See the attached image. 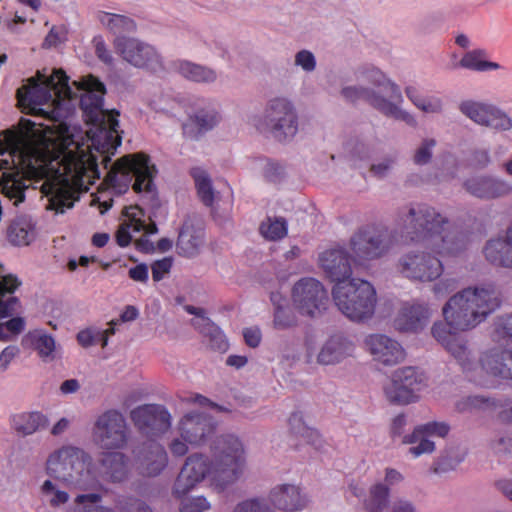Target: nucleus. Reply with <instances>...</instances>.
<instances>
[{"label":"nucleus","mask_w":512,"mask_h":512,"mask_svg":"<svg viewBox=\"0 0 512 512\" xmlns=\"http://www.w3.org/2000/svg\"><path fill=\"white\" fill-rule=\"evenodd\" d=\"M366 345L374 359L384 365H395L405 356L402 346L385 335H370L366 339Z\"/></svg>","instance_id":"cd10ccee"},{"label":"nucleus","mask_w":512,"mask_h":512,"mask_svg":"<svg viewBox=\"0 0 512 512\" xmlns=\"http://www.w3.org/2000/svg\"><path fill=\"white\" fill-rule=\"evenodd\" d=\"M399 224L404 243H420L443 258L456 257L467 247V235L452 228L449 220L428 204L400 212Z\"/></svg>","instance_id":"20e7f679"},{"label":"nucleus","mask_w":512,"mask_h":512,"mask_svg":"<svg viewBox=\"0 0 512 512\" xmlns=\"http://www.w3.org/2000/svg\"><path fill=\"white\" fill-rule=\"evenodd\" d=\"M192 121L200 132H206L212 129L218 123L219 116L215 111L201 110L195 114Z\"/></svg>","instance_id":"864d4df0"},{"label":"nucleus","mask_w":512,"mask_h":512,"mask_svg":"<svg viewBox=\"0 0 512 512\" xmlns=\"http://www.w3.org/2000/svg\"><path fill=\"white\" fill-rule=\"evenodd\" d=\"M116 325L117 321H110L109 328L105 330H97L94 328L83 329L78 332L76 336L77 341L85 348L92 346L98 341L101 342L102 347H105L108 344L109 337L115 334Z\"/></svg>","instance_id":"a19ab883"},{"label":"nucleus","mask_w":512,"mask_h":512,"mask_svg":"<svg viewBox=\"0 0 512 512\" xmlns=\"http://www.w3.org/2000/svg\"><path fill=\"white\" fill-rule=\"evenodd\" d=\"M289 431L292 436L300 437L301 444L306 443L313 446L316 450L322 448V438L313 428L307 426L300 413H293L288 420Z\"/></svg>","instance_id":"e433bc0d"},{"label":"nucleus","mask_w":512,"mask_h":512,"mask_svg":"<svg viewBox=\"0 0 512 512\" xmlns=\"http://www.w3.org/2000/svg\"><path fill=\"white\" fill-rule=\"evenodd\" d=\"M79 91V105L85 120L91 124L87 136L90 144L76 143L68 135V127L59 124L56 139L40 143L30 141L35 123L22 118L19 130L0 133V154L8 158L0 160L2 192L15 204L25 200L30 188L47 198L46 209L64 213L73 207L75 194L88 191L89 186L100 178L98 155L101 164L108 169L112 156L121 145L119 112L103 109L105 85L89 75L74 82Z\"/></svg>","instance_id":"f257e3e1"},{"label":"nucleus","mask_w":512,"mask_h":512,"mask_svg":"<svg viewBox=\"0 0 512 512\" xmlns=\"http://www.w3.org/2000/svg\"><path fill=\"white\" fill-rule=\"evenodd\" d=\"M173 260L171 257H165L152 263V278L155 282H158L168 274L172 268Z\"/></svg>","instance_id":"6e6d98bb"},{"label":"nucleus","mask_w":512,"mask_h":512,"mask_svg":"<svg viewBox=\"0 0 512 512\" xmlns=\"http://www.w3.org/2000/svg\"><path fill=\"white\" fill-rule=\"evenodd\" d=\"M115 51L128 63L139 68L156 70L162 67L155 48L135 38L117 37L113 41Z\"/></svg>","instance_id":"dca6fc26"},{"label":"nucleus","mask_w":512,"mask_h":512,"mask_svg":"<svg viewBox=\"0 0 512 512\" xmlns=\"http://www.w3.org/2000/svg\"><path fill=\"white\" fill-rule=\"evenodd\" d=\"M271 503L284 511H297L303 509L307 500L300 492L299 487L290 484H282L273 488L269 495Z\"/></svg>","instance_id":"7c9ffc66"},{"label":"nucleus","mask_w":512,"mask_h":512,"mask_svg":"<svg viewBox=\"0 0 512 512\" xmlns=\"http://www.w3.org/2000/svg\"><path fill=\"white\" fill-rule=\"evenodd\" d=\"M457 288V281L452 278H444L438 281L434 287L433 291L436 296L442 297L445 296Z\"/></svg>","instance_id":"680f3d73"},{"label":"nucleus","mask_w":512,"mask_h":512,"mask_svg":"<svg viewBox=\"0 0 512 512\" xmlns=\"http://www.w3.org/2000/svg\"><path fill=\"white\" fill-rule=\"evenodd\" d=\"M185 310L187 313L196 316V318L192 320V325L204 337L208 338L209 346L212 350L218 352L227 351L229 344L224 333L210 318L205 316V310L203 308L186 305Z\"/></svg>","instance_id":"bb28decb"},{"label":"nucleus","mask_w":512,"mask_h":512,"mask_svg":"<svg viewBox=\"0 0 512 512\" xmlns=\"http://www.w3.org/2000/svg\"><path fill=\"white\" fill-rule=\"evenodd\" d=\"M168 464L165 448L154 440L144 442L135 454V465L138 473L144 477H156Z\"/></svg>","instance_id":"aec40b11"},{"label":"nucleus","mask_w":512,"mask_h":512,"mask_svg":"<svg viewBox=\"0 0 512 512\" xmlns=\"http://www.w3.org/2000/svg\"><path fill=\"white\" fill-rule=\"evenodd\" d=\"M191 176L195 181L197 194L204 205L210 207L214 202V191L208 174L201 168H193Z\"/></svg>","instance_id":"37998d69"},{"label":"nucleus","mask_w":512,"mask_h":512,"mask_svg":"<svg viewBox=\"0 0 512 512\" xmlns=\"http://www.w3.org/2000/svg\"><path fill=\"white\" fill-rule=\"evenodd\" d=\"M430 317L431 310L427 304L405 302L394 319V326L401 332H418L428 324Z\"/></svg>","instance_id":"5701e85b"},{"label":"nucleus","mask_w":512,"mask_h":512,"mask_svg":"<svg viewBox=\"0 0 512 512\" xmlns=\"http://www.w3.org/2000/svg\"><path fill=\"white\" fill-rule=\"evenodd\" d=\"M491 337L497 343L512 342V314L501 315L494 320Z\"/></svg>","instance_id":"de8ad7c7"},{"label":"nucleus","mask_w":512,"mask_h":512,"mask_svg":"<svg viewBox=\"0 0 512 512\" xmlns=\"http://www.w3.org/2000/svg\"><path fill=\"white\" fill-rule=\"evenodd\" d=\"M25 327V322L21 317H14L5 323L0 324V340L8 341L12 336L19 335Z\"/></svg>","instance_id":"603ef678"},{"label":"nucleus","mask_w":512,"mask_h":512,"mask_svg":"<svg viewBox=\"0 0 512 512\" xmlns=\"http://www.w3.org/2000/svg\"><path fill=\"white\" fill-rule=\"evenodd\" d=\"M484 56L485 52L483 50L470 51L462 57L460 65L474 71L497 70L500 68V65L496 62L483 60Z\"/></svg>","instance_id":"49530a36"},{"label":"nucleus","mask_w":512,"mask_h":512,"mask_svg":"<svg viewBox=\"0 0 512 512\" xmlns=\"http://www.w3.org/2000/svg\"><path fill=\"white\" fill-rule=\"evenodd\" d=\"M449 430L450 427L445 422H429L417 426L411 434L403 438V443L416 444L409 448V453L413 457H419L422 454L432 453L435 450V444L429 437H445Z\"/></svg>","instance_id":"412c9836"},{"label":"nucleus","mask_w":512,"mask_h":512,"mask_svg":"<svg viewBox=\"0 0 512 512\" xmlns=\"http://www.w3.org/2000/svg\"><path fill=\"white\" fill-rule=\"evenodd\" d=\"M143 210L138 207H130L127 210L128 219L123 222L115 233L116 243L120 247H127L133 238L134 233L144 232L145 234H156L158 227L155 222L146 223L143 217Z\"/></svg>","instance_id":"393cba45"},{"label":"nucleus","mask_w":512,"mask_h":512,"mask_svg":"<svg viewBox=\"0 0 512 512\" xmlns=\"http://www.w3.org/2000/svg\"><path fill=\"white\" fill-rule=\"evenodd\" d=\"M399 271L406 278L431 282L443 273L442 261L427 252H408L398 261Z\"/></svg>","instance_id":"4468645a"},{"label":"nucleus","mask_w":512,"mask_h":512,"mask_svg":"<svg viewBox=\"0 0 512 512\" xmlns=\"http://www.w3.org/2000/svg\"><path fill=\"white\" fill-rule=\"evenodd\" d=\"M18 353L19 348L17 346L10 345L4 348L0 353V370L5 371Z\"/></svg>","instance_id":"e2e57ef3"},{"label":"nucleus","mask_w":512,"mask_h":512,"mask_svg":"<svg viewBox=\"0 0 512 512\" xmlns=\"http://www.w3.org/2000/svg\"><path fill=\"white\" fill-rule=\"evenodd\" d=\"M292 301L301 315L314 318L327 309L329 297L320 281L314 278H302L293 286Z\"/></svg>","instance_id":"f8f14e48"},{"label":"nucleus","mask_w":512,"mask_h":512,"mask_svg":"<svg viewBox=\"0 0 512 512\" xmlns=\"http://www.w3.org/2000/svg\"><path fill=\"white\" fill-rule=\"evenodd\" d=\"M94 435L103 449L124 448L129 438L125 418L117 410L104 412L95 422Z\"/></svg>","instance_id":"ddd939ff"},{"label":"nucleus","mask_w":512,"mask_h":512,"mask_svg":"<svg viewBox=\"0 0 512 512\" xmlns=\"http://www.w3.org/2000/svg\"><path fill=\"white\" fill-rule=\"evenodd\" d=\"M157 169L151 163L150 157L143 153L128 154L118 159L107 171L104 181L107 185L116 187L119 175L127 178L133 176V190L137 193L151 192Z\"/></svg>","instance_id":"1a4fd4ad"},{"label":"nucleus","mask_w":512,"mask_h":512,"mask_svg":"<svg viewBox=\"0 0 512 512\" xmlns=\"http://www.w3.org/2000/svg\"><path fill=\"white\" fill-rule=\"evenodd\" d=\"M392 235L381 224H368L359 228L350 239L354 255L363 260H373L384 256L392 245Z\"/></svg>","instance_id":"9b49d317"},{"label":"nucleus","mask_w":512,"mask_h":512,"mask_svg":"<svg viewBox=\"0 0 512 512\" xmlns=\"http://www.w3.org/2000/svg\"><path fill=\"white\" fill-rule=\"evenodd\" d=\"M32 344L35 350L38 352L40 358L43 360L53 359V353L55 351V340L54 338L40 331H36L30 335Z\"/></svg>","instance_id":"09e8293b"},{"label":"nucleus","mask_w":512,"mask_h":512,"mask_svg":"<svg viewBox=\"0 0 512 512\" xmlns=\"http://www.w3.org/2000/svg\"><path fill=\"white\" fill-rule=\"evenodd\" d=\"M174 69L187 80L197 83H210L216 80V73L212 69L186 60L173 63Z\"/></svg>","instance_id":"4c0bfd02"},{"label":"nucleus","mask_w":512,"mask_h":512,"mask_svg":"<svg viewBox=\"0 0 512 512\" xmlns=\"http://www.w3.org/2000/svg\"><path fill=\"white\" fill-rule=\"evenodd\" d=\"M490 162V156L487 150H476L471 158V163L476 168H484Z\"/></svg>","instance_id":"338daca9"},{"label":"nucleus","mask_w":512,"mask_h":512,"mask_svg":"<svg viewBox=\"0 0 512 512\" xmlns=\"http://www.w3.org/2000/svg\"><path fill=\"white\" fill-rule=\"evenodd\" d=\"M501 303V295L492 284L464 288L443 306L445 323L436 322L431 329L433 337L454 357L469 381L483 387L493 386L490 378L512 381V350L491 348L476 363L467 341L458 332L476 328Z\"/></svg>","instance_id":"f03ea898"},{"label":"nucleus","mask_w":512,"mask_h":512,"mask_svg":"<svg viewBox=\"0 0 512 512\" xmlns=\"http://www.w3.org/2000/svg\"><path fill=\"white\" fill-rule=\"evenodd\" d=\"M91 466L92 459L84 450L64 446L49 456L46 472L70 488L86 490L94 481Z\"/></svg>","instance_id":"423d86ee"},{"label":"nucleus","mask_w":512,"mask_h":512,"mask_svg":"<svg viewBox=\"0 0 512 512\" xmlns=\"http://www.w3.org/2000/svg\"><path fill=\"white\" fill-rule=\"evenodd\" d=\"M147 235L148 234L144 233V236L134 242L135 249L145 254L153 253L155 251L154 243L147 238Z\"/></svg>","instance_id":"774afa93"},{"label":"nucleus","mask_w":512,"mask_h":512,"mask_svg":"<svg viewBox=\"0 0 512 512\" xmlns=\"http://www.w3.org/2000/svg\"><path fill=\"white\" fill-rule=\"evenodd\" d=\"M243 337L249 347L256 348L261 342V331L258 327L245 328Z\"/></svg>","instance_id":"0e129e2a"},{"label":"nucleus","mask_w":512,"mask_h":512,"mask_svg":"<svg viewBox=\"0 0 512 512\" xmlns=\"http://www.w3.org/2000/svg\"><path fill=\"white\" fill-rule=\"evenodd\" d=\"M465 190L480 199H495L509 195L512 186L505 180L492 176H474L464 182Z\"/></svg>","instance_id":"a878e982"},{"label":"nucleus","mask_w":512,"mask_h":512,"mask_svg":"<svg viewBox=\"0 0 512 512\" xmlns=\"http://www.w3.org/2000/svg\"><path fill=\"white\" fill-rule=\"evenodd\" d=\"M102 497L98 493L81 494L75 498L78 505H82L79 512H113L110 508L97 505ZM119 512H152L150 506L141 499L133 496H123L116 502Z\"/></svg>","instance_id":"4be33fe9"},{"label":"nucleus","mask_w":512,"mask_h":512,"mask_svg":"<svg viewBox=\"0 0 512 512\" xmlns=\"http://www.w3.org/2000/svg\"><path fill=\"white\" fill-rule=\"evenodd\" d=\"M93 42L95 46V54L98 57V59L104 62L105 64H112L113 57L102 37H95Z\"/></svg>","instance_id":"bf43d9fd"},{"label":"nucleus","mask_w":512,"mask_h":512,"mask_svg":"<svg viewBox=\"0 0 512 512\" xmlns=\"http://www.w3.org/2000/svg\"><path fill=\"white\" fill-rule=\"evenodd\" d=\"M257 128L267 131L280 142L293 138L298 131V122L291 102L285 98L271 100L265 110L263 121Z\"/></svg>","instance_id":"9d476101"},{"label":"nucleus","mask_w":512,"mask_h":512,"mask_svg":"<svg viewBox=\"0 0 512 512\" xmlns=\"http://www.w3.org/2000/svg\"><path fill=\"white\" fill-rule=\"evenodd\" d=\"M130 417L138 430L148 437H159L171 427V415L163 405L139 406L131 411Z\"/></svg>","instance_id":"f3484780"},{"label":"nucleus","mask_w":512,"mask_h":512,"mask_svg":"<svg viewBox=\"0 0 512 512\" xmlns=\"http://www.w3.org/2000/svg\"><path fill=\"white\" fill-rule=\"evenodd\" d=\"M202 245L203 235L200 232L189 228L181 229L176 244L179 255L188 258L194 257L199 253Z\"/></svg>","instance_id":"58836bf2"},{"label":"nucleus","mask_w":512,"mask_h":512,"mask_svg":"<svg viewBox=\"0 0 512 512\" xmlns=\"http://www.w3.org/2000/svg\"><path fill=\"white\" fill-rule=\"evenodd\" d=\"M423 387V377L414 367L396 370L384 391L387 399L395 404H409L418 399L417 393Z\"/></svg>","instance_id":"2eb2a0df"},{"label":"nucleus","mask_w":512,"mask_h":512,"mask_svg":"<svg viewBox=\"0 0 512 512\" xmlns=\"http://www.w3.org/2000/svg\"><path fill=\"white\" fill-rule=\"evenodd\" d=\"M273 323L277 329H288L294 327L297 324V318L291 310L284 309L279 304H277Z\"/></svg>","instance_id":"8fccbe9b"},{"label":"nucleus","mask_w":512,"mask_h":512,"mask_svg":"<svg viewBox=\"0 0 512 512\" xmlns=\"http://www.w3.org/2000/svg\"><path fill=\"white\" fill-rule=\"evenodd\" d=\"M436 145L434 139H425L414 154V162L417 165L427 164L432 157V149Z\"/></svg>","instance_id":"5fc2aeb1"},{"label":"nucleus","mask_w":512,"mask_h":512,"mask_svg":"<svg viewBox=\"0 0 512 512\" xmlns=\"http://www.w3.org/2000/svg\"><path fill=\"white\" fill-rule=\"evenodd\" d=\"M389 494L387 485L382 483L373 485L368 497L364 500L365 509L369 512H382L388 504Z\"/></svg>","instance_id":"79ce46f5"},{"label":"nucleus","mask_w":512,"mask_h":512,"mask_svg":"<svg viewBox=\"0 0 512 512\" xmlns=\"http://www.w3.org/2000/svg\"><path fill=\"white\" fill-rule=\"evenodd\" d=\"M129 277L137 282L146 283L148 281V267L144 263H140L129 269Z\"/></svg>","instance_id":"69168bd1"},{"label":"nucleus","mask_w":512,"mask_h":512,"mask_svg":"<svg viewBox=\"0 0 512 512\" xmlns=\"http://www.w3.org/2000/svg\"><path fill=\"white\" fill-rule=\"evenodd\" d=\"M210 450L211 461L203 454L195 453L187 457L173 487V494L177 498L187 495L207 476H211L221 487L240 478L245 466V451L238 437L231 434L218 436Z\"/></svg>","instance_id":"7ed1b4c3"},{"label":"nucleus","mask_w":512,"mask_h":512,"mask_svg":"<svg viewBox=\"0 0 512 512\" xmlns=\"http://www.w3.org/2000/svg\"><path fill=\"white\" fill-rule=\"evenodd\" d=\"M69 86V77L62 69L54 70L51 76L43 80L31 78L27 85L17 90L19 104L38 113L40 106L51 102L58 107L61 101L77 98Z\"/></svg>","instance_id":"0eeeda50"},{"label":"nucleus","mask_w":512,"mask_h":512,"mask_svg":"<svg viewBox=\"0 0 512 512\" xmlns=\"http://www.w3.org/2000/svg\"><path fill=\"white\" fill-rule=\"evenodd\" d=\"M407 97L420 110L425 113H440L442 111V100L439 97H423L419 91L412 86L405 89Z\"/></svg>","instance_id":"c03bdc74"},{"label":"nucleus","mask_w":512,"mask_h":512,"mask_svg":"<svg viewBox=\"0 0 512 512\" xmlns=\"http://www.w3.org/2000/svg\"><path fill=\"white\" fill-rule=\"evenodd\" d=\"M103 476L113 483H120L128 477V458L120 452H104L99 460Z\"/></svg>","instance_id":"473e14b6"},{"label":"nucleus","mask_w":512,"mask_h":512,"mask_svg":"<svg viewBox=\"0 0 512 512\" xmlns=\"http://www.w3.org/2000/svg\"><path fill=\"white\" fill-rule=\"evenodd\" d=\"M210 508L209 502L204 497H195L182 502L181 512H204Z\"/></svg>","instance_id":"4d7b16f0"},{"label":"nucleus","mask_w":512,"mask_h":512,"mask_svg":"<svg viewBox=\"0 0 512 512\" xmlns=\"http://www.w3.org/2000/svg\"><path fill=\"white\" fill-rule=\"evenodd\" d=\"M459 110L473 122L500 131L512 128L511 118L497 107L473 100L462 101Z\"/></svg>","instance_id":"a211bd4d"},{"label":"nucleus","mask_w":512,"mask_h":512,"mask_svg":"<svg viewBox=\"0 0 512 512\" xmlns=\"http://www.w3.org/2000/svg\"><path fill=\"white\" fill-rule=\"evenodd\" d=\"M260 234L267 240L277 241L288 233L287 221L283 217H267L259 227Z\"/></svg>","instance_id":"a18cd8bd"},{"label":"nucleus","mask_w":512,"mask_h":512,"mask_svg":"<svg viewBox=\"0 0 512 512\" xmlns=\"http://www.w3.org/2000/svg\"><path fill=\"white\" fill-rule=\"evenodd\" d=\"M34 236V226L26 218H19L13 221L8 228V239L16 246L29 245Z\"/></svg>","instance_id":"ea45409f"},{"label":"nucleus","mask_w":512,"mask_h":512,"mask_svg":"<svg viewBox=\"0 0 512 512\" xmlns=\"http://www.w3.org/2000/svg\"><path fill=\"white\" fill-rule=\"evenodd\" d=\"M366 79L373 86L379 88V92L387 94L390 100L376 94L368 88L363 87L343 88L342 95L344 98L351 102L364 100L384 115L402 120L410 126H416V119L408 112L402 111L395 103L392 102L402 101L401 91L395 83L389 81L385 75L376 68H372L367 72Z\"/></svg>","instance_id":"39448f33"},{"label":"nucleus","mask_w":512,"mask_h":512,"mask_svg":"<svg viewBox=\"0 0 512 512\" xmlns=\"http://www.w3.org/2000/svg\"><path fill=\"white\" fill-rule=\"evenodd\" d=\"M233 512H269V508L258 499H250L239 503Z\"/></svg>","instance_id":"13d9d810"},{"label":"nucleus","mask_w":512,"mask_h":512,"mask_svg":"<svg viewBox=\"0 0 512 512\" xmlns=\"http://www.w3.org/2000/svg\"><path fill=\"white\" fill-rule=\"evenodd\" d=\"M486 260L497 267L512 269V233L511 226L504 237L492 238L483 249Z\"/></svg>","instance_id":"c85d7f7f"},{"label":"nucleus","mask_w":512,"mask_h":512,"mask_svg":"<svg viewBox=\"0 0 512 512\" xmlns=\"http://www.w3.org/2000/svg\"><path fill=\"white\" fill-rule=\"evenodd\" d=\"M332 296L339 311L352 321L362 322L374 314L376 291L366 280L351 278L340 281L333 286Z\"/></svg>","instance_id":"6e6552de"},{"label":"nucleus","mask_w":512,"mask_h":512,"mask_svg":"<svg viewBox=\"0 0 512 512\" xmlns=\"http://www.w3.org/2000/svg\"><path fill=\"white\" fill-rule=\"evenodd\" d=\"M178 429L185 442L200 446L214 434L216 424L213 418L207 414L191 412L183 416Z\"/></svg>","instance_id":"6ab92c4d"},{"label":"nucleus","mask_w":512,"mask_h":512,"mask_svg":"<svg viewBox=\"0 0 512 512\" xmlns=\"http://www.w3.org/2000/svg\"><path fill=\"white\" fill-rule=\"evenodd\" d=\"M295 63L305 71H313L316 66L314 55L307 50H302L296 54Z\"/></svg>","instance_id":"052dcab7"},{"label":"nucleus","mask_w":512,"mask_h":512,"mask_svg":"<svg viewBox=\"0 0 512 512\" xmlns=\"http://www.w3.org/2000/svg\"><path fill=\"white\" fill-rule=\"evenodd\" d=\"M11 424L18 434L27 436L45 428L48 419L41 412H21L12 416Z\"/></svg>","instance_id":"f704fd0d"},{"label":"nucleus","mask_w":512,"mask_h":512,"mask_svg":"<svg viewBox=\"0 0 512 512\" xmlns=\"http://www.w3.org/2000/svg\"><path fill=\"white\" fill-rule=\"evenodd\" d=\"M20 284L18 278L11 274L0 277V318L9 317L16 311L19 300L11 294Z\"/></svg>","instance_id":"72a5a7b5"},{"label":"nucleus","mask_w":512,"mask_h":512,"mask_svg":"<svg viewBox=\"0 0 512 512\" xmlns=\"http://www.w3.org/2000/svg\"><path fill=\"white\" fill-rule=\"evenodd\" d=\"M41 492L44 495H51L49 499L50 505L53 507L65 504L69 500V494L65 491L56 489L55 485L51 480H46L41 486Z\"/></svg>","instance_id":"3c124183"},{"label":"nucleus","mask_w":512,"mask_h":512,"mask_svg":"<svg viewBox=\"0 0 512 512\" xmlns=\"http://www.w3.org/2000/svg\"><path fill=\"white\" fill-rule=\"evenodd\" d=\"M353 342L341 334L331 336L322 346L317 361L322 365H334L353 355Z\"/></svg>","instance_id":"c756f323"},{"label":"nucleus","mask_w":512,"mask_h":512,"mask_svg":"<svg viewBox=\"0 0 512 512\" xmlns=\"http://www.w3.org/2000/svg\"><path fill=\"white\" fill-rule=\"evenodd\" d=\"M97 18L116 38L125 37V34L133 33L136 30L135 21L125 15L100 11Z\"/></svg>","instance_id":"c9c22d12"},{"label":"nucleus","mask_w":512,"mask_h":512,"mask_svg":"<svg viewBox=\"0 0 512 512\" xmlns=\"http://www.w3.org/2000/svg\"><path fill=\"white\" fill-rule=\"evenodd\" d=\"M319 261L326 276L335 284L351 279L350 256L344 248L338 247L324 251Z\"/></svg>","instance_id":"b1692460"},{"label":"nucleus","mask_w":512,"mask_h":512,"mask_svg":"<svg viewBox=\"0 0 512 512\" xmlns=\"http://www.w3.org/2000/svg\"><path fill=\"white\" fill-rule=\"evenodd\" d=\"M456 408L459 412L483 410V411H499V417L503 421H512V405L510 402L502 403L484 396H468L458 401Z\"/></svg>","instance_id":"2f4dec72"}]
</instances>
